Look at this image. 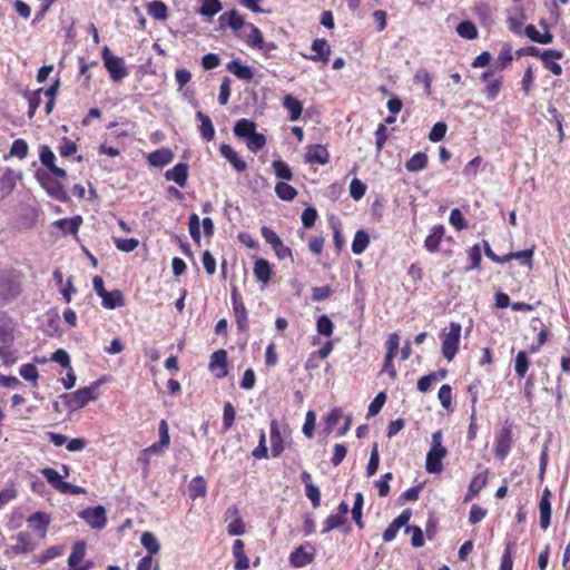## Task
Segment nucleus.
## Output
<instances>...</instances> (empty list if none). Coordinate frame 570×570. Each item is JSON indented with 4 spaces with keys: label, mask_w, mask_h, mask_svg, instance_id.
I'll return each mask as SVG.
<instances>
[{
    "label": "nucleus",
    "mask_w": 570,
    "mask_h": 570,
    "mask_svg": "<svg viewBox=\"0 0 570 570\" xmlns=\"http://www.w3.org/2000/svg\"><path fill=\"white\" fill-rule=\"evenodd\" d=\"M234 134L238 138H245L247 148L253 153H257L266 145L265 136L256 132V124L246 118L235 124Z\"/></svg>",
    "instance_id": "1"
},
{
    "label": "nucleus",
    "mask_w": 570,
    "mask_h": 570,
    "mask_svg": "<svg viewBox=\"0 0 570 570\" xmlns=\"http://www.w3.org/2000/svg\"><path fill=\"white\" fill-rule=\"evenodd\" d=\"M448 450L442 445V432L432 434L431 449L426 454L425 470L429 473L438 474L443 470L442 460L446 456Z\"/></svg>",
    "instance_id": "2"
},
{
    "label": "nucleus",
    "mask_w": 570,
    "mask_h": 570,
    "mask_svg": "<svg viewBox=\"0 0 570 570\" xmlns=\"http://www.w3.org/2000/svg\"><path fill=\"white\" fill-rule=\"evenodd\" d=\"M238 38L253 49L259 50L265 57H268L276 49L274 42H265L262 31L253 23H247L244 32H238Z\"/></svg>",
    "instance_id": "3"
},
{
    "label": "nucleus",
    "mask_w": 570,
    "mask_h": 570,
    "mask_svg": "<svg viewBox=\"0 0 570 570\" xmlns=\"http://www.w3.org/2000/svg\"><path fill=\"white\" fill-rule=\"evenodd\" d=\"M461 324L452 322L448 328L441 333L442 354L450 362L456 355L460 347Z\"/></svg>",
    "instance_id": "4"
},
{
    "label": "nucleus",
    "mask_w": 570,
    "mask_h": 570,
    "mask_svg": "<svg viewBox=\"0 0 570 570\" xmlns=\"http://www.w3.org/2000/svg\"><path fill=\"white\" fill-rule=\"evenodd\" d=\"M102 61L112 81L118 82L128 76V69L121 57L110 52L108 47L102 49Z\"/></svg>",
    "instance_id": "5"
},
{
    "label": "nucleus",
    "mask_w": 570,
    "mask_h": 570,
    "mask_svg": "<svg viewBox=\"0 0 570 570\" xmlns=\"http://www.w3.org/2000/svg\"><path fill=\"white\" fill-rule=\"evenodd\" d=\"M14 543L8 544L4 549V556L7 558H14L20 554L29 553L35 550V542L30 533L20 531L14 538Z\"/></svg>",
    "instance_id": "6"
},
{
    "label": "nucleus",
    "mask_w": 570,
    "mask_h": 570,
    "mask_svg": "<svg viewBox=\"0 0 570 570\" xmlns=\"http://www.w3.org/2000/svg\"><path fill=\"white\" fill-rule=\"evenodd\" d=\"M480 80L484 83L483 92L489 101L495 100L503 87V77L495 75L492 70L484 71Z\"/></svg>",
    "instance_id": "7"
},
{
    "label": "nucleus",
    "mask_w": 570,
    "mask_h": 570,
    "mask_svg": "<svg viewBox=\"0 0 570 570\" xmlns=\"http://www.w3.org/2000/svg\"><path fill=\"white\" fill-rule=\"evenodd\" d=\"M79 517L92 529H102L107 523L106 510L102 505L87 508L79 513Z\"/></svg>",
    "instance_id": "8"
},
{
    "label": "nucleus",
    "mask_w": 570,
    "mask_h": 570,
    "mask_svg": "<svg viewBox=\"0 0 570 570\" xmlns=\"http://www.w3.org/2000/svg\"><path fill=\"white\" fill-rule=\"evenodd\" d=\"M97 387L98 384L96 383L91 386L81 387L73 392L71 394V406L81 409L89 402L95 401L97 399Z\"/></svg>",
    "instance_id": "9"
},
{
    "label": "nucleus",
    "mask_w": 570,
    "mask_h": 570,
    "mask_svg": "<svg viewBox=\"0 0 570 570\" xmlns=\"http://www.w3.org/2000/svg\"><path fill=\"white\" fill-rule=\"evenodd\" d=\"M38 178L41 183V186L46 189V191L51 197H53L55 199L60 200V202L68 200L67 193L61 183L55 180L53 178H51L49 176H41L40 174H38Z\"/></svg>",
    "instance_id": "10"
},
{
    "label": "nucleus",
    "mask_w": 570,
    "mask_h": 570,
    "mask_svg": "<svg viewBox=\"0 0 570 570\" xmlns=\"http://www.w3.org/2000/svg\"><path fill=\"white\" fill-rule=\"evenodd\" d=\"M314 560V550L311 546H299L289 554V563L294 568H302Z\"/></svg>",
    "instance_id": "11"
},
{
    "label": "nucleus",
    "mask_w": 570,
    "mask_h": 570,
    "mask_svg": "<svg viewBox=\"0 0 570 570\" xmlns=\"http://www.w3.org/2000/svg\"><path fill=\"white\" fill-rule=\"evenodd\" d=\"M551 491L546 488L539 501L540 527L547 530L551 521Z\"/></svg>",
    "instance_id": "12"
},
{
    "label": "nucleus",
    "mask_w": 570,
    "mask_h": 570,
    "mask_svg": "<svg viewBox=\"0 0 570 570\" xmlns=\"http://www.w3.org/2000/svg\"><path fill=\"white\" fill-rule=\"evenodd\" d=\"M86 556V544L82 541L77 542L68 558L69 570H88L89 563L81 564Z\"/></svg>",
    "instance_id": "13"
},
{
    "label": "nucleus",
    "mask_w": 570,
    "mask_h": 570,
    "mask_svg": "<svg viewBox=\"0 0 570 570\" xmlns=\"http://www.w3.org/2000/svg\"><path fill=\"white\" fill-rule=\"evenodd\" d=\"M209 370L218 379L227 375V354L225 350H218L212 354Z\"/></svg>",
    "instance_id": "14"
},
{
    "label": "nucleus",
    "mask_w": 570,
    "mask_h": 570,
    "mask_svg": "<svg viewBox=\"0 0 570 570\" xmlns=\"http://www.w3.org/2000/svg\"><path fill=\"white\" fill-rule=\"evenodd\" d=\"M219 22L226 23L230 29L234 30L238 37V32H244L248 22L245 21L244 17L240 16L236 10H230L223 13L219 17Z\"/></svg>",
    "instance_id": "15"
},
{
    "label": "nucleus",
    "mask_w": 570,
    "mask_h": 570,
    "mask_svg": "<svg viewBox=\"0 0 570 570\" xmlns=\"http://www.w3.org/2000/svg\"><path fill=\"white\" fill-rule=\"evenodd\" d=\"M312 50L314 55L306 56L304 58L312 61L328 62L331 56V47L325 39H315L312 43Z\"/></svg>",
    "instance_id": "16"
},
{
    "label": "nucleus",
    "mask_w": 570,
    "mask_h": 570,
    "mask_svg": "<svg viewBox=\"0 0 570 570\" xmlns=\"http://www.w3.org/2000/svg\"><path fill=\"white\" fill-rule=\"evenodd\" d=\"M305 161L307 164L326 165L330 161V154L324 146L312 145L307 147Z\"/></svg>",
    "instance_id": "17"
},
{
    "label": "nucleus",
    "mask_w": 570,
    "mask_h": 570,
    "mask_svg": "<svg viewBox=\"0 0 570 570\" xmlns=\"http://www.w3.org/2000/svg\"><path fill=\"white\" fill-rule=\"evenodd\" d=\"M21 178L20 173H16L12 169H6L0 177V194L1 197H6L12 193L17 181Z\"/></svg>",
    "instance_id": "18"
},
{
    "label": "nucleus",
    "mask_w": 570,
    "mask_h": 570,
    "mask_svg": "<svg viewBox=\"0 0 570 570\" xmlns=\"http://www.w3.org/2000/svg\"><path fill=\"white\" fill-rule=\"evenodd\" d=\"M219 151L224 158L234 167L237 171H244L247 168L246 161L234 150L230 145L223 144L219 147Z\"/></svg>",
    "instance_id": "19"
},
{
    "label": "nucleus",
    "mask_w": 570,
    "mask_h": 570,
    "mask_svg": "<svg viewBox=\"0 0 570 570\" xmlns=\"http://www.w3.org/2000/svg\"><path fill=\"white\" fill-rule=\"evenodd\" d=\"M165 178L176 183L179 187H185L188 178V166L185 163L177 164L165 173Z\"/></svg>",
    "instance_id": "20"
},
{
    "label": "nucleus",
    "mask_w": 570,
    "mask_h": 570,
    "mask_svg": "<svg viewBox=\"0 0 570 570\" xmlns=\"http://www.w3.org/2000/svg\"><path fill=\"white\" fill-rule=\"evenodd\" d=\"M244 541L236 539L233 544L232 553L235 559V570H247L249 568V559L244 551Z\"/></svg>",
    "instance_id": "21"
},
{
    "label": "nucleus",
    "mask_w": 570,
    "mask_h": 570,
    "mask_svg": "<svg viewBox=\"0 0 570 570\" xmlns=\"http://www.w3.org/2000/svg\"><path fill=\"white\" fill-rule=\"evenodd\" d=\"M561 58H562V53L560 51L552 50V49L546 50L541 55V60H542L544 67L548 70H550L556 76H560L561 75L562 68L554 60H559Z\"/></svg>",
    "instance_id": "22"
},
{
    "label": "nucleus",
    "mask_w": 570,
    "mask_h": 570,
    "mask_svg": "<svg viewBox=\"0 0 570 570\" xmlns=\"http://www.w3.org/2000/svg\"><path fill=\"white\" fill-rule=\"evenodd\" d=\"M147 159L154 167H164L173 161L174 153L168 148H160L150 153Z\"/></svg>",
    "instance_id": "23"
},
{
    "label": "nucleus",
    "mask_w": 570,
    "mask_h": 570,
    "mask_svg": "<svg viewBox=\"0 0 570 570\" xmlns=\"http://www.w3.org/2000/svg\"><path fill=\"white\" fill-rule=\"evenodd\" d=\"M444 232L445 229L442 225H435L432 227L424 242V246L430 253L438 252L439 245L444 236Z\"/></svg>",
    "instance_id": "24"
},
{
    "label": "nucleus",
    "mask_w": 570,
    "mask_h": 570,
    "mask_svg": "<svg viewBox=\"0 0 570 570\" xmlns=\"http://www.w3.org/2000/svg\"><path fill=\"white\" fill-rule=\"evenodd\" d=\"M271 451L274 458H277L284 451V441L276 420L271 422Z\"/></svg>",
    "instance_id": "25"
},
{
    "label": "nucleus",
    "mask_w": 570,
    "mask_h": 570,
    "mask_svg": "<svg viewBox=\"0 0 570 570\" xmlns=\"http://www.w3.org/2000/svg\"><path fill=\"white\" fill-rule=\"evenodd\" d=\"M540 24L544 28V30H546L544 33H540L534 26L529 24L525 27V30H524L527 37L538 43H542V45L551 43L553 37L549 32L547 24L543 21H541Z\"/></svg>",
    "instance_id": "26"
},
{
    "label": "nucleus",
    "mask_w": 570,
    "mask_h": 570,
    "mask_svg": "<svg viewBox=\"0 0 570 570\" xmlns=\"http://www.w3.org/2000/svg\"><path fill=\"white\" fill-rule=\"evenodd\" d=\"M82 224V217L77 215L71 218H62L55 223V225L61 229L65 234L78 235L80 225Z\"/></svg>",
    "instance_id": "27"
},
{
    "label": "nucleus",
    "mask_w": 570,
    "mask_h": 570,
    "mask_svg": "<svg viewBox=\"0 0 570 570\" xmlns=\"http://www.w3.org/2000/svg\"><path fill=\"white\" fill-rule=\"evenodd\" d=\"M28 524L36 531H39L41 537L46 535L47 528L49 525L50 519L43 512H36L28 518Z\"/></svg>",
    "instance_id": "28"
},
{
    "label": "nucleus",
    "mask_w": 570,
    "mask_h": 570,
    "mask_svg": "<svg viewBox=\"0 0 570 570\" xmlns=\"http://www.w3.org/2000/svg\"><path fill=\"white\" fill-rule=\"evenodd\" d=\"M284 108L289 112V120L296 121L303 111L302 102L293 97L292 95H286L283 99Z\"/></svg>",
    "instance_id": "29"
},
{
    "label": "nucleus",
    "mask_w": 570,
    "mask_h": 570,
    "mask_svg": "<svg viewBox=\"0 0 570 570\" xmlns=\"http://www.w3.org/2000/svg\"><path fill=\"white\" fill-rule=\"evenodd\" d=\"M100 298L102 299V306L107 309H114L125 305L122 294L118 289L112 292L106 291Z\"/></svg>",
    "instance_id": "30"
},
{
    "label": "nucleus",
    "mask_w": 570,
    "mask_h": 570,
    "mask_svg": "<svg viewBox=\"0 0 570 570\" xmlns=\"http://www.w3.org/2000/svg\"><path fill=\"white\" fill-rule=\"evenodd\" d=\"M254 275L258 282L268 283L272 277L271 264L264 258L257 259L254 265Z\"/></svg>",
    "instance_id": "31"
},
{
    "label": "nucleus",
    "mask_w": 570,
    "mask_h": 570,
    "mask_svg": "<svg viewBox=\"0 0 570 570\" xmlns=\"http://www.w3.org/2000/svg\"><path fill=\"white\" fill-rule=\"evenodd\" d=\"M196 117L200 122L199 131H200L202 137L206 141L213 140L214 136H215V128H214V125H213L210 118L202 111H198L196 114Z\"/></svg>",
    "instance_id": "32"
},
{
    "label": "nucleus",
    "mask_w": 570,
    "mask_h": 570,
    "mask_svg": "<svg viewBox=\"0 0 570 570\" xmlns=\"http://www.w3.org/2000/svg\"><path fill=\"white\" fill-rule=\"evenodd\" d=\"M228 70L238 79L250 80L254 72L250 67L243 65L240 61L234 60L228 65Z\"/></svg>",
    "instance_id": "33"
},
{
    "label": "nucleus",
    "mask_w": 570,
    "mask_h": 570,
    "mask_svg": "<svg viewBox=\"0 0 570 570\" xmlns=\"http://www.w3.org/2000/svg\"><path fill=\"white\" fill-rule=\"evenodd\" d=\"M140 543L148 551L147 556L153 557L160 551V543L151 532H144L140 537Z\"/></svg>",
    "instance_id": "34"
},
{
    "label": "nucleus",
    "mask_w": 570,
    "mask_h": 570,
    "mask_svg": "<svg viewBox=\"0 0 570 570\" xmlns=\"http://www.w3.org/2000/svg\"><path fill=\"white\" fill-rule=\"evenodd\" d=\"M148 14H150L154 19L164 21L168 18V8L167 6L159 0H155L148 3L147 6Z\"/></svg>",
    "instance_id": "35"
},
{
    "label": "nucleus",
    "mask_w": 570,
    "mask_h": 570,
    "mask_svg": "<svg viewBox=\"0 0 570 570\" xmlns=\"http://www.w3.org/2000/svg\"><path fill=\"white\" fill-rule=\"evenodd\" d=\"M368 244V234L363 229L357 230L352 242V252L356 255H361L367 248Z\"/></svg>",
    "instance_id": "36"
},
{
    "label": "nucleus",
    "mask_w": 570,
    "mask_h": 570,
    "mask_svg": "<svg viewBox=\"0 0 570 570\" xmlns=\"http://www.w3.org/2000/svg\"><path fill=\"white\" fill-rule=\"evenodd\" d=\"M511 448V435L510 431L505 430L502 432V434L498 438L497 444H495V455L498 458L503 459Z\"/></svg>",
    "instance_id": "37"
},
{
    "label": "nucleus",
    "mask_w": 570,
    "mask_h": 570,
    "mask_svg": "<svg viewBox=\"0 0 570 570\" xmlns=\"http://www.w3.org/2000/svg\"><path fill=\"white\" fill-rule=\"evenodd\" d=\"M428 165V156L424 153L414 154L405 164V168L409 171H420Z\"/></svg>",
    "instance_id": "38"
},
{
    "label": "nucleus",
    "mask_w": 570,
    "mask_h": 570,
    "mask_svg": "<svg viewBox=\"0 0 570 570\" xmlns=\"http://www.w3.org/2000/svg\"><path fill=\"white\" fill-rule=\"evenodd\" d=\"M233 305V312L235 315L236 324L240 331H246L248 328V318H247V311L244 305V302L232 304Z\"/></svg>",
    "instance_id": "39"
},
{
    "label": "nucleus",
    "mask_w": 570,
    "mask_h": 570,
    "mask_svg": "<svg viewBox=\"0 0 570 570\" xmlns=\"http://www.w3.org/2000/svg\"><path fill=\"white\" fill-rule=\"evenodd\" d=\"M189 495L193 499L203 498L206 495V483L203 476H195L188 485Z\"/></svg>",
    "instance_id": "40"
},
{
    "label": "nucleus",
    "mask_w": 570,
    "mask_h": 570,
    "mask_svg": "<svg viewBox=\"0 0 570 570\" xmlns=\"http://www.w3.org/2000/svg\"><path fill=\"white\" fill-rule=\"evenodd\" d=\"M512 60H513L512 48H511V46L505 45L501 49L498 58L495 59L494 65H495L497 69L502 71L511 65Z\"/></svg>",
    "instance_id": "41"
},
{
    "label": "nucleus",
    "mask_w": 570,
    "mask_h": 570,
    "mask_svg": "<svg viewBox=\"0 0 570 570\" xmlns=\"http://www.w3.org/2000/svg\"><path fill=\"white\" fill-rule=\"evenodd\" d=\"M41 474L53 489H56L58 492L60 491L65 481H62V475L58 471L52 468H43L41 470Z\"/></svg>",
    "instance_id": "42"
},
{
    "label": "nucleus",
    "mask_w": 570,
    "mask_h": 570,
    "mask_svg": "<svg viewBox=\"0 0 570 570\" xmlns=\"http://www.w3.org/2000/svg\"><path fill=\"white\" fill-rule=\"evenodd\" d=\"M456 32L461 38L473 40L478 38V29L471 21H462L456 27Z\"/></svg>",
    "instance_id": "43"
},
{
    "label": "nucleus",
    "mask_w": 570,
    "mask_h": 570,
    "mask_svg": "<svg viewBox=\"0 0 570 570\" xmlns=\"http://www.w3.org/2000/svg\"><path fill=\"white\" fill-rule=\"evenodd\" d=\"M275 193L281 199L287 202L293 200L297 195L296 189L285 181L276 184Z\"/></svg>",
    "instance_id": "44"
},
{
    "label": "nucleus",
    "mask_w": 570,
    "mask_h": 570,
    "mask_svg": "<svg viewBox=\"0 0 570 570\" xmlns=\"http://www.w3.org/2000/svg\"><path fill=\"white\" fill-rule=\"evenodd\" d=\"M222 10L219 0H203L199 13L207 18H213Z\"/></svg>",
    "instance_id": "45"
},
{
    "label": "nucleus",
    "mask_w": 570,
    "mask_h": 570,
    "mask_svg": "<svg viewBox=\"0 0 570 570\" xmlns=\"http://www.w3.org/2000/svg\"><path fill=\"white\" fill-rule=\"evenodd\" d=\"M529 358L527 356V353L524 351H520L514 360V370L519 377H524L528 370H529Z\"/></svg>",
    "instance_id": "46"
},
{
    "label": "nucleus",
    "mask_w": 570,
    "mask_h": 570,
    "mask_svg": "<svg viewBox=\"0 0 570 570\" xmlns=\"http://www.w3.org/2000/svg\"><path fill=\"white\" fill-rule=\"evenodd\" d=\"M364 498L361 492H357L355 495V501L352 508V518L357 524L358 528H363V521H362V509H363Z\"/></svg>",
    "instance_id": "47"
},
{
    "label": "nucleus",
    "mask_w": 570,
    "mask_h": 570,
    "mask_svg": "<svg viewBox=\"0 0 570 570\" xmlns=\"http://www.w3.org/2000/svg\"><path fill=\"white\" fill-rule=\"evenodd\" d=\"M272 167L274 169L275 175L278 178L284 179V180L292 179V177H293L292 170H291L289 166L286 163H284L283 160H281V159L274 160L272 163Z\"/></svg>",
    "instance_id": "48"
},
{
    "label": "nucleus",
    "mask_w": 570,
    "mask_h": 570,
    "mask_svg": "<svg viewBox=\"0 0 570 570\" xmlns=\"http://www.w3.org/2000/svg\"><path fill=\"white\" fill-rule=\"evenodd\" d=\"M316 328L320 335L330 337L333 334L334 324L328 316L322 315L317 318Z\"/></svg>",
    "instance_id": "49"
},
{
    "label": "nucleus",
    "mask_w": 570,
    "mask_h": 570,
    "mask_svg": "<svg viewBox=\"0 0 570 570\" xmlns=\"http://www.w3.org/2000/svg\"><path fill=\"white\" fill-rule=\"evenodd\" d=\"M28 144L23 139H16L10 148V156L24 159L28 155Z\"/></svg>",
    "instance_id": "50"
},
{
    "label": "nucleus",
    "mask_w": 570,
    "mask_h": 570,
    "mask_svg": "<svg viewBox=\"0 0 570 570\" xmlns=\"http://www.w3.org/2000/svg\"><path fill=\"white\" fill-rule=\"evenodd\" d=\"M379 463H380L379 448H377V444L374 443L371 454H370V460H368V463L366 466V475L368 478L373 476L376 473V471L379 469Z\"/></svg>",
    "instance_id": "51"
},
{
    "label": "nucleus",
    "mask_w": 570,
    "mask_h": 570,
    "mask_svg": "<svg viewBox=\"0 0 570 570\" xmlns=\"http://www.w3.org/2000/svg\"><path fill=\"white\" fill-rule=\"evenodd\" d=\"M522 22H523V13L521 10L515 9L510 12L509 18H508V23H509V28L511 31H513L515 33H520Z\"/></svg>",
    "instance_id": "52"
},
{
    "label": "nucleus",
    "mask_w": 570,
    "mask_h": 570,
    "mask_svg": "<svg viewBox=\"0 0 570 570\" xmlns=\"http://www.w3.org/2000/svg\"><path fill=\"white\" fill-rule=\"evenodd\" d=\"M139 245L137 238H115V246L117 249L124 253H130L135 250Z\"/></svg>",
    "instance_id": "53"
},
{
    "label": "nucleus",
    "mask_w": 570,
    "mask_h": 570,
    "mask_svg": "<svg viewBox=\"0 0 570 570\" xmlns=\"http://www.w3.org/2000/svg\"><path fill=\"white\" fill-rule=\"evenodd\" d=\"M345 522V517L340 514H331L326 518V520L323 523V533L330 532L336 528H340Z\"/></svg>",
    "instance_id": "54"
},
{
    "label": "nucleus",
    "mask_w": 570,
    "mask_h": 570,
    "mask_svg": "<svg viewBox=\"0 0 570 570\" xmlns=\"http://www.w3.org/2000/svg\"><path fill=\"white\" fill-rule=\"evenodd\" d=\"M315 424H316V414L314 411H308L306 413L305 422H304L303 429H302L303 434L306 438L312 439L314 436Z\"/></svg>",
    "instance_id": "55"
},
{
    "label": "nucleus",
    "mask_w": 570,
    "mask_h": 570,
    "mask_svg": "<svg viewBox=\"0 0 570 570\" xmlns=\"http://www.w3.org/2000/svg\"><path fill=\"white\" fill-rule=\"evenodd\" d=\"M533 254V248H529L520 252H513L512 257L513 259H518L521 265L532 268Z\"/></svg>",
    "instance_id": "56"
},
{
    "label": "nucleus",
    "mask_w": 570,
    "mask_h": 570,
    "mask_svg": "<svg viewBox=\"0 0 570 570\" xmlns=\"http://www.w3.org/2000/svg\"><path fill=\"white\" fill-rule=\"evenodd\" d=\"M334 348V344L332 341H327L325 342V344L315 353H313L311 355V357L307 360L306 362V368H312L314 367L311 363H312V360L313 357L317 356L318 358L321 360H325L330 354L331 352L333 351Z\"/></svg>",
    "instance_id": "57"
},
{
    "label": "nucleus",
    "mask_w": 570,
    "mask_h": 570,
    "mask_svg": "<svg viewBox=\"0 0 570 570\" xmlns=\"http://www.w3.org/2000/svg\"><path fill=\"white\" fill-rule=\"evenodd\" d=\"M386 356L387 358H394L396 356V353L399 351L400 345V336L396 333H392L389 335L386 340Z\"/></svg>",
    "instance_id": "58"
},
{
    "label": "nucleus",
    "mask_w": 570,
    "mask_h": 570,
    "mask_svg": "<svg viewBox=\"0 0 570 570\" xmlns=\"http://www.w3.org/2000/svg\"><path fill=\"white\" fill-rule=\"evenodd\" d=\"M414 80H415V82H421L423 85L424 92L426 95L431 94L432 78L426 69H423V68L419 69L414 76Z\"/></svg>",
    "instance_id": "59"
},
{
    "label": "nucleus",
    "mask_w": 570,
    "mask_h": 570,
    "mask_svg": "<svg viewBox=\"0 0 570 570\" xmlns=\"http://www.w3.org/2000/svg\"><path fill=\"white\" fill-rule=\"evenodd\" d=\"M446 130L448 126L445 122H436L429 134V139L433 142L441 141L444 138Z\"/></svg>",
    "instance_id": "60"
},
{
    "label": "nucleus",
    "mask_w": 570,
    "mask_h": 570,
    "mask_svg": "<svg viewBox=\"0 0 570 570\" xmlns=\"http://www.w3.org/2000/svg\"><path fill=\"white\" fill-rule=\"evenodd\" d=\"M234 420H235V409L230 403H226L224 405V411H223V428L225 431H228L233 426Z\"/></svg>",
    "instance_id": "61"
},
{
    "label": "nucleus",
    "mask_w": 570,
    "mask_h": 570,
    "mask_svg": "<svg viewBox=\"0 0 570 570\" xmlns=\"http://www.w3.org/2000/svg\"><path fill=\"white\" fill-rule=\"evenodd\" d=\"M438 399L444 409H449L452 403V389L450 385L444 384L440 387Z\"/></svg>",
    "instance_id": "62"
},
{
    "label": "nucleus",
    "mask_w": 570,
    "mask_h": 570,
    "mask_svg": "<svg viewBox=\"0 0 570 570\" xmlns=\"http://www.w3.org/2000/svg\"><path fill=\"white\" fill-rule=\"evenodd\" d=\"M487 482H488V472L483 471V472L475 474L472 478L469 487L472 489V492H480L485 487Z\"/></svg>",
    "instance_id": "63"
},
{
    "label": "nucleus",
    "mask_w": 570,
    "mask_h": 570,
    "mask_svg": "<svg viewBox=\"0 0 570 570\" xmlns=\"http://www.w3.org/2000/svg\"><path fill=\"white\" fill-rule=\"evenodd\" d=\"M450 223L456 230H462L466 227L465 218L458 208L451 210Z\"/></svg>",
    "instance_id": "64"
}]
</instances>
